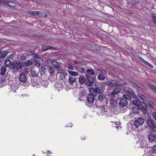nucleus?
Here are the masks:
<instances>
[{
    "label": "nucleus",
    "instance_id": "obj_1",
    "mask_svg": "<svg viewBox=\"0 0 156 156\" xmlns=\"http://www.w3.org/2000/svg\"><path fill=\"white\" fill-rule=\"evenodd\" d=\"M146 100L145 96L143 95H137V109H140L144 114L148 109V105L144 102Z\"/></svg>",
    "mask_w": 156,
    "mask_h": 156
},
{
    "label": "nucleus",
    "instance_id": "obj_2",
    "mask_svg": "<svg viewBox=\"0 0 156 156\" xmlns=\"http://www.w3.org/2000/svg\"><path fill=\"white\" fill-rule=\"evenodd\" d=\"M89 94L87 97V105L89 107H92L93 105L94 101L95 100V98L94 94Z\"/></svg>",
    "mask_w": 156,
    "mask_h": 156
},
{
    "label": "nucleus",
    "instance_id": "obj_3",
    "mask_svg": "<svg viewBox=\"0 0 156 156\" xmlns=\"http://www.w3.org/2000/svg\"><path fill=\"white\" fill-rule=\"evenodd\" d=\"M134 119V120H131L130 122L128 123V126L131 125L132 126V133L131 134H132L134 136L136 135V119L135 118Z\"/></svg>",
    "mask_w": 156,
    "mask_h": 156
},
{
    "label": "nucleus",
    "instance_id": "obj_4",
    "mask_svg": "<svg viewBox=\"0 0 156 156\" xmlns=\"http://www.w3.org/2000/svg\"><path fill=\"white\" fill-rule=\"evenodd\" d=\"M90 91L92 94H94V96H96L97 94H102L104 91L103 88L101 87H98L95 88L93 87H90Z\"/></svg>",
    "mask_w": 156,
    "mask_h": 156
},
{
    "label": "nucleus",
    "instance_id": "obj_5",
    "mask_svg": "<svg viewBox=\"0 0 156 156\" xmlns=\"http://www.w3.org/2000/svg\"><path fill=\"white\" fill-rule=\"evenodd\" d=\"M86 84L89 86L93 85L95 81V79L91 76L88 74L86 75Z\"/></svg>",
    "mask_w": 156,
    "mask_h": 156
},
{
    "label": "nucleus",
    "instance_id": "obj_6",
    "mask_svg": "<svg viewBox=\"0 0 156 156\" xmlns=\"http://www.w3.org/2000/svg\"><path fill=\"white\" fill-rule=\"evenodd\" d=\"M76 80L75 77L73 76H69L68 79L69 84L72 86H73V87H76Z\"/></svg>",
    "mask_w": 156,
    "mask_h": 156
},
{
    "label": "nucleus",
    "instance_id": "obj_7",
    "mask_svg": "<svg viewBox=\"0 0 156 156\" xmlns=\"http://www.w3.org/2000/svg\"><path fill=\"white\" fill-rule=\"evenodd\" d=\"M12 65L18 70L21 69L23 67L21 62L20 61L18 62H13Z\"/></svg>",
    "mask_w": 156,
    "mask_h": 156
},
{
    "label": "nucleus",
    "instance_id": "obj_8",
    "mask_svg": "<svg viewBox=\"0 0 156 156\" xmlns=\"http://www.w3.org/2000/svg\"><path fill=\"white\" fill-rule=\"evenodd\" d=\"M98 99L100 102L103 104L106 102L107 99L105 97V94H101L99 95L98 97Z\"/></svg>",
    "mask_w": 156,
    "mask_h": 156
},
{
    "label": "nucleus",
    "instance_id": "obj_9",
    "mask_svg": "<svg viewBox=\"0 0 156 156\" xmlns=\"http://www.w3.org/2000/svg\"><path fill=\"white\" fill-rule=\"evenodd\" d=\"M120 91V89L119 88H116L114 89L112 93L109 94V96L112 98L114 97V96L118 94Z\"/></svg>",
    "mask_w": 156,
    "mask_h": 156
},
{
    "label": "nucleus",
    "instance_id": "obj_10",
    "mask_svg": "<svg viewBox=\"0 0 156 156\" xmlns=\"http://www.w3.org/2000/svg\"><path fill=\"white\" fill-rule=\"evenodd\" d=\"M107 83L108 85L111 87H116L118 85L117 81L113 80L108 81Z\"/></svg>",
    "mask_w": 156,
    "mask_h": 156
},
{
    "label": "nucleus",
    "instance_id": "obj_11",
    "mask_svg": "<svg viewBox=\"0 0 156 156\" xmlns=\"http://www.w3.org/2000/svg\"><path fill=\"white\" fill-rule=\"evenodd\" d=\"M127 104V101L125 98H122L120 99L119 102V105L121 108L126 106Z\"/></svg>",
    "mask_w": 156,
    "mask_h": 156
},
{
    "label": "nucleus",
    "instance_id": "obj_12",
    "mask_svg": "<svg viewBox=\"0 0 156 156\" xmlns=\"http://www.w3.org/2000/svg\"><path fill=\"white\" fill-rule=\"evenodd\" d=\"M19 79L21 82L25 83L27 80V78L25 74L23 73H21L20 75Z\"/></svg>",
    "mask_w": 156,
    "mask_h": 156
},
{
    "label": "nucleus",
    "instance_id": "obj_13",
    "mask_svg": "<svg viewBox=\"0 0 156 156\" xmlns=\"http://www.w3.org/2000/svg\"><path fill=\"white\" fill-rule=\"evenodd\" d=\"M4 2L7 6L10 7H14L16 5L15 3L9 1L7 0H5Z\"/></svg>",
    "mask_w": 156,
    "mask_h": 156
},
{
    "label": "nucleus",
    "instance_id": "obj_14",
    "mask_svg": "<svg viewBox=\"0 0 156 156\" xmlns=\"http://www.w3.org/2000/svg\"><path fill=\"white\" fill-rule=\"evenodd\" d=\"M33 59H32L27 60V61L24 62L22 63L23 66V67H27L31 65H32L33 63Z\"/></svg>",
    "mask_w": 156,
    "mask_h": 156
},
{
    "label": "nucleus",
    "instance_id": "obj_15",
    "mask_svg": "<svg viewBox=\"0 0 156 156\" xmlns=\"http://www.w3.org/2000/svg\"><path fill=\"white\" fill-rule=\"evenodd\" d=\"M110 105L112 107L115 108L117 106V101L116 100L114 99L113 97L110 99Z\"/></svg>",
    "mask_w": 156,
    "mask_h": 156
},
{
    "label": "nucleus",
    "instance_id": "obj_16",
    "mask_svg": "<svg viewBox=\"0 0 156 156\" xmlns=\"http://www.w3.org/2000/svg\"><path fill=\"white\" fill-rule=\"evenodd\" d=\"M79 81L80 84H83L85 83H86V79L83 76H80L79 78Z\"/></svg>",
    "mask_w": 156,
    "mask_h": 156
},
{
    "label": "nucleus",
    "instance_id": "obj_17",
    "mask_svg": "<svg viewBox=\"0 0 156 156\" xmlns=\"http://www.w3.org/2000/svg\"><path fill=\"white\" fill-rule=\"evenodd\" d=\"M144 120L142 118H140L137 119V127L142 126L144 123Z\"/></svg>",
    "mask_w": 156,
    "mask_h": 156
},
{
    "label": "nucleus",
    "instance_id": "obj_18",
    "mask_svg": "<svg viewBox=\"0 0 156 156\" xmlns=\"http://www.w3.org/2000/svg\"><path fill=\"white\" fill-rule=\"evenodd\" d=\"M156 139V134H151L149 135L148 136V140L150 142H152Z\"/></svg>",
    "mask_w": 156,
    "mask_h": 156
},
{
    "label": "nucleus",
    "instance_id": "obj_19",
    "mask_svg": "<svg viewBox=\"0 0 156 156\" xmlns=\"http://www.w3.org/2000/svg\"><path fill=\"white\" fill-rule=\"evenodd\" d=\"M51 64L54 66L55 68L58 69L60 68V65L59 63L56 61H52L51 62Z\"/></svg>",
    "mask_w": 156,
    "mask_h": 156
},
{
    "label": "nucleus",
    "instance_id": "obj_20",
    "mask_svg": "<svg viewBox=\"0 0 156 156\" xmlns=\"http://www.w3.org/2000/svg\"><path fill=\"white\" fill-rule=\"evenodd\" d=\"M0 73L2 76H4L6 71V67L5 66H2L0 69Z\"/></svg>",
    "mask_w": 156,
    "mask_h": 156
},
{
    "label": "nucleus",
    "instance_id": "obj_21",
    "mask_svg": "<svg viewBox=\"0 0 156 156\" xmlns=\"http://www.w3.org/2000/svg\"><path fill=\"white\" fill-rule=\"evenodd\" d=\"M37 15H38L40 17L44 18H46L48 16V15L46 13L41 12H39L37 11Z\"/></svg>",
    "mask_w": 156,
    "mask_h": 156
},
{
    "label": "nucleus",
    "instance_id": "obj_22",
    "mask_svg": "<svg viewBox=\"0 0 156 156\" xmlns=\"http://www.w3.org/2000/svg\"><path fill=\"white\" fill-rule=\"evenodd\" d=\"M147 122L149 126L152 129H153L155 128V127L153 125L151 120L150 118L147 119Z\"/></svg>",
    "mask_w": 156,
    "mask_h": 156
},
{
    "label": "nucleus",
    "instance_id": "obj_23",
    "mask_svg": "<svg viewBox=\"0 0 156 156\" xmlns=\"http://www.w3.org/2000/svg\"><path fill=\"white\" fill-rule=\"evenodd\" d=\"M124 90L126 91L128 93L130 94H133L134 93V91L132 88L128 87H126L125 88Z\"/></svg>",
    "mask_w": 156,
    "mask_h": 156
},
{
    "label": "nucleus",
    "instance_id": "obj_24",
    "mask_svg": "<svg viewBox=\"0 0 156 156\" xmlns=\"http://www.w3.org/2000/svg\"><path fill=\"white\" fill-rule=\"evenodd\" d=\"M69 74L72 76H76L78 75V73L77 72H76L71 70H68Z\"/></svg>",
    "mask_w": 156,
    "mask_h": 156
},
{
    "label": "nucleus",
    "instance_id": "obj_25",
    "mask_svg": "<svg viewBox=\"0 0 156 156\" xmlns=\"http://www.w3.org/2000/svg\"><path fill=\"white\" fill-rule=\"evenodd\" d=\"M30 74L33 77H36L37 75V73L34 70H30Z\"/></svg>",
    "mask_w": 156,
    "mask_h": 156
},
{
    "label": "nucleus",
    "instance_id": "obj_26",
    "mask_svg": "<svg viewBox=\"0 0 156 156\" xmlns=\"http://www.w3.org/2000/svg\"><path fill=\"white\" fill-rule=\"evenodd\" d=\"M8 53V51L7 50L2 51L1 54V56H0V58H4L7 55Z\"/></svg>",
    "mask_w": 156,
    "mask_h": 156
},
{
    "label": "nucleus",
    "instance_id": "obj_27",
    "mask_svg": "<svg viewBox=\"0 0 156 156\" xmlns=\"http://www.w3.org/2000/svg\"><path fill=\"white\" fill-rule=\"evenodd\" d=\"M105 76L101 74H99L98 76V79L100 80H104L105 79Z\"/></svg>",
    "mask_w": 156,
    "mask_h": 156
},
{
    "label": "nucleus",
    "instance_id": "obj_28",
    "mask_svg": "<svg viewBox=\"0 0 156 156\" xmlns=\"http://www.w3.org/2000/svg\"><path fill=\"white\" fill-rule=\"evenodd\" d=\"M132 114H131L132 115V117H133L134 116V115H136V107L133 106L132 108Z\"/></svg>",
    "mask_w": 156,
    "mask_h": 156
},
{
    "label": "nucleus",
    "instance_id": "obj_29",
    "mask_svg": "<svg viewBox=\"0 0 156 156\" xmlns=\"http://www.w3.org/2000/svg\"><path fill=\"white\" fill-rule=\"evenodd\" d=\"M55 70V68L52 66H50L49 67V71L50 72V74L52 75L54 74V73Z\"/></svg>",
    "mask_w": 156,
    "mask_h": 156
},
{
    "label": "nucleus",
    "instance_id": "obj_30",
    "mask_svg": "<svg viewBox=\"0 0 156 156\" xmlns=\"http://www.w3.org/2000/svg\"><path fill=\"white\" fill-rule=\"evenodd\" d=\"M55 85L56 88H58V89H62L63 87V85L60 83H55Z\"/></svg>",
    "mask_w": 156,
    "mask_h": 156
},
{
    "label": "nucleus",
    "instance_id": "obj_31",
    "mask_svg": "<svg viewBox=\"0 0 156 156\" xmlns=\"http://www.w3.org/2000/svg\"><path fill=\"white\" fill-rule=\"evenodd\" d=\"M11 62L9 59L6 60L5 62V64L7 66H11Z\"/></svg>",
    "mask_w": 156,
    "mask_h": 156
},
{
    "label": "nucleus",
    "instance_id": "obj_32",
    "mask_svg": "<svg viewBox=\"0 0 156 156\" xmlns=\"http://www.w3.org/2000/svg\"><path fill=\"white\" fill-rule=\"evenodd\" d=\"M27 13L31 15L35 16L37 15V11H29L27 12Z\"/></svg>",
    "mask_w": 156,
    "mask_h": 156
},
{
    "label": "nucleus",
    "instance_id": "obj_33",
    "mask_svg": "<svg viewBox=\"0 0 156 156\" xmlns=\"http://www.w3.org/2000/svg\"><path fill=\"white\" fill-rule=\"evenodd\" d=\"M123 97L124 98H125L126 100L127 99L129 101H131L132 99L130 96L127 94H123Z\"/></svg>",
    "mask_w": 156,
    "mask_h": 156
},
{
    "label": "nucleus",
    "instance_id": "obj_34",
    "mask_svg": "<svg viewBox=\"0 0 156 156\" xmlns=\"http://www.w3.org/2000/svg\"><path fill=\"white\" fill-rule=\"evenodd\" d=\"M151 16L152 19L153 21L156 26V16H155L153 13H152L151 14Z\"/></svg>",
    "mask_w": 156,
    "mask_h": 156
},
{
    "label": "nucleus",
    "instance_id": "obj_35",
    "mask_svg": "<svg viewBox=\"0 0 156 156\" xmlns=\"http://www.w3.org/2000/svg\"><path fill=\"white\" fill-rule=\"evenodd\" d=\"M53 47H51V46H44L43 47V51H44L47 50H48L51 49V48H53Z\"/></svg>",
    "mask_w": 156,
    "mask_h": 156
},
{
    "label": "nucleus",
    "instance_id": "obj_36",
    "mask_svg": "<svg viewBox=\"0 0 156 156\" xmlns=\"http://www.w3.org/2000/svg\"><path fill=\"white\" fill-rule=\"evenodd\" d=\"M87 72L88 74L91 75H94V72L93 70L90 69H87Z\"/></svg>",
    "mask_w": 156,
    "mask_h": 156
},
{
    "label": "nucleus",
    "instance_id": "obj_37",
    "mask_svg": "<svg viewBox=\"0 0 156 156\" xmlns=\"http://www.w3.org/2000/svg\"><path fill=\"white\" fill-rule=\"evenodd\" d=\"M18 87L19 86L18 84H14L13 85L11 86V88L13 89L14 91H15L16 90L18 89Z\"/></svg>",
    "mask_w": 156,
    "mask_h": 156
},
{
    "label": "nucleus",
    "instance_id": "obj_38",
    "mask_svg": "<svg viewBox=\"0 0 156 156\" xmlns=\"http://www.w3.org/2000/svg\"><path fill=\"white\" fill-rule=\"evenodd\" d=\"M46 69L44 67H41V70L40 71V73L41 75H44V73L46 72Z\"/></svg>",
    "mask_w": 156,
    "mask_h": 156
},
{
    "label": "nucleus",
    "instance_id": "obj_39",
    "mask_svg": "<svg viewBox=\"0 0 156 156\" xmlns=\"http://www.w3.org/2000/svg\"><path fill=\"white\" fill-rule=\"evenodd\" d=\"M98 70L100 72V74H101L102 75H105L107 74V71L106 70H100L98 69Z\"/></svg>",
    "mask_w": 156,
    "mask_h": 156
},
{
    "label": "nucleus",
    "instance_id": "obj_40",
    "mask_svg": "<svg viewBox=\"0 0 156 156\" xmlns=\"http://www.w3.org/2000/svg\"><path fill=\"white\" fill-rule=\"evenodd\" d=\"M152 154H155L156 155V145L154 146L152 149Z\"/></svg>",
    "mask_w": 156,
    "mask_h": 156
},
{
    "label": "nucleus",
    "instance_id": "obj_41",
    "mask_svg": "<svg viewBox=\"0 0 156 156\" xmlns=\"http://www.w3.org/2000/svg\"><path fill=\"white\" fill-rule=\"evenodd\" d=\"M99 111H100L99 113L101 115H103L105 112V108L103 107L100 108L99 109Z\"/></svg>",
    "mask_w": 156,
    "mask_h": 156
},
{
    "label": "nucleus",
    "instance_id": "obj_42",
    "mask_svg": "<svg viewBox=\"0 0 156 156\" xmlns=\"http://www.w3.org/2000/svg\"><path fill=\"white\" fill-rule=\"evenodd\" d=\"M33 54V53L32 51H28L24 54V55H26L27 56H32Z\"/></svg>",
    "mask_w": 156,
    "mask_h": 156
},
{
    "label": "nucleus",
    "instance_id": "obj_43",
    "mask_svg": "<svg viewBox=\"0 0 156 156\" xmlns=\"http://www.w3.org/2000/svg\"><path fill=\"white\" fill-rule=\"evenodd\" d=\"M80 73H84L85 71V68L84 67H81L80 68L78 69Z\"/></svg>",
    "mask_w": 156,
    "mask_h": 156
},
{
    "label": "nucleus",
    "instance_id": "obj_44",
    "mask_svg": "<svg viewBox=\"0 0 156 156\" xmlns=\"http://www.w3.org/2000/svg\"><path fill=\"white\" fill-rule=\"evenodd\" d=\"M144 63L151 68H153L154 67L153 65L146 61H144Z\"/></svg>",
    "mask_w": 156,
    "mask_h": 156
},
{
    "label": "nucleus",
    "instance_id": "obj_45",
    "mask_svg": "<svg viewBox=\"0 0 156 156\" xmlns=\"http://www.w3.org/2000/svg\"><path fill=\"white\" fill-rule=\"evenodd\" d=\"M12 71L14 73L17 72L18 69H17L15 67H14L12 65Z\"/></svg>",
    "mask_w": 156,
    "mask_h": 156
},
{
    "label": "nucleus",
    "instance_id": "obj_46",
    "mask_svg": "<svg viewBox=\"0 0 156 156\" xmlns=\"http://www.w3.org/2000/svg\"><path fill=\"white\" fill-rule=\"evenodd\" d=\"M35 66L37 67H39L41 66L40 62L39 61L37 60L35 61Z\"/></svg>",
    "mask_w": 156,
    "mask_h": 156
},
{
    "label": "nucleus",
    "instance_id": "obj_47",
    "mask_svg": "<svg viewBox=\"0 0 156 156\" xmlns=\"http://www.w3.org/2000/svg\"><path fill=\"white\" fill-rule=\"evenodd\" d=\"M147 86L150 88V89H151L153 91V90H154V89L155 87L153 86L152 85H151L150 84H147Z\"/></svg>",
    "mask_w": 156,
    "mask_h": 156
},
{
    "label": "nucleus",
    "instance_id": "obj_48",
    "mask_svg": "<svg viewBox=\"0 0 156 156\" xmlns=\"http://www.w3.org/2000/svg\"><path fill=\"white\" fill-rule=\"evenodd\" d=\"M27 58V55H23L21 57V59L22 60H25Z\"/></svg>",
    "mask_w": 156,
    "mask_h": 156
},
{
    "label": "nucleus",
    "instance_id": "obj_49",
    "mask_svg": "<svg viewBox=\"0 0 156 156\" xmlns=\"http://www.w3.org/2000/svg\"><path fill=\"white\" fill-rule=\"evenodd\" d=\"M149 105H150V107L151 108H154V105L153 102H150L149 103Z\"/></svg>",
    "mask_w": 156,
    "mask_h": 156
},
{
    "label": "nucleus",
    "instance_id": "obj_50",
    "mask_svg": "<svg viewBox=\"0 0 156 156\" xmlns=\"http://www.w3.org/2000/svg\"><path fill=\"white\" fill-rule=\"evenodd\" d=\"M153 117L156 120V112H154L152 114Z\"/></svg>",
    "mask_w": 156,
    "mask_h": 156
},
{
    "label": "nucleus",
    "instance_id": "obj_51",
    "mask_svg": "<svg viewBox=\"0 0 156 156\" xmlns=\"http://www.w3.org/2000/svg\"><path fill=\"white\" fill-rule=\"evenodd\" d=\"M68 68L71 70H73L74 69V68L73 66H71V65H69L68 66Z\"/></svg>",
    "mask_w": 156,
    "mask_h": 156
},
{
    "label": "nucleus",
    "instance_id": "obj_52",
    "mask_svg": "<svg viewBox=\"0 0 156 156\" xmlns=\"http://www.w3.org/2000/svg\"><path fill=\"white\" fill-rule=\"evenodd\" d=\"M133 104L134 105L135 107L136 106V100H133L132 101Z\"/></svg>",
    "mask_w": 156,
    "mask_h": 156
},
{
    "label": "nucleus",
    "instance_id": "obj_53",
    "mask_svg": "<svg viewBox=\"0 0 156 156\" xmlns=\"http://www.w3.org/2000/svg\"><path fill=\"white\" fill-rule=\"evenodd\" d=\"M114 127H115L117 129H118L119 128V126H118V124L116 123H115V122H114ZM113 125H114V124H113Z\"/></svg>",
    "mask_w": 156,
    "mask_h": 156
},
{
    "label": "nucleus",
    "instance_id": "obj_54",
    "mask_svg": "<svg viewBox=\"0 0 156 156\" xmlns=\"http://www.w3.org/2000/svg\"><path fill=\"white\" fill-rule=\"evenodd\" d=\"M32 56L34 58H37L38 57V55L37 54L34 53H33V55H32Z\"/></svg>",
    "mask_w": 156,
    "mask_h": 156
},
{
    "label": "nucleus",
    "instance_id": "obj_55",
    "mask_svg": "<svg viewBox=\"0 0 156 156\" xmlns=\"http://www.w3.org/2000/svg\"><path fill=\"white\" fill-rule=\"evenodd\" d=\"M139 59L142 62H143L144 63V61H145L143 58H141L140 57H139Z\"/></svg>",
    "mask_w": 156,
    "mask_h": 156
},
{
    "label": "nucleus",
    "instance_id": "obj_56",
    "mask_svg": "<svg viewBox=\"0 0 156 156\" xmlns=\"http://www.w3.org/2000/svg\"><path fill=\"white\" fill-rule=\"evenodd\" d=\"M50 151H48V152L47 153V156H50L49 155L50 154Z\"/></svg>",
    "mask_w": 156,
    "mask_h": 156
},
{
    "label": "nucleus",
    "instance_id": "obj_57",
    "mask_svg": "<svg viewBox=\"0 0 156 156\" xmlns=\"http://www.w3.org/2000/svg\"><path fill=\"white\" fill-rule=\"evenodd\" d=\"M129 115H126V116H125L124 117V119H126L127 117H129Z\"/></svg>",
    "mask_w": 156,
    "mask_h": 156
},
{
    "label": "nucleus",
    "instance_id": "obj_58",
    "mask_svg": "<svg viewBox=\"0 0 156 156\" xmlns=\"http://www.w3.org/2000/svg\"><path fill=\"white\" fill-rule=\"evenodd\" d=\"M26 96L27 97H28V95H27V94H25L22 95V96Z\"/></svg>",
    "mask_w": 156,
    "mask_h": 156
},
{
    "label": "nucleus",
    "instance_id": "obj_59",
    "mask_svg": "<svg viewBox=\"0 0 156 156\" xmlns=\"http://www.w3.org/2000/svg\"><path fill=\"white\" fill-rule=\"evenodd\" d=\"M153 91H154V92H156V87H155L154 89V90H153Z\"/></svg>",
    "mask_w": 156,
    "mask_h": 156
},
{
    "label": "nucleus",
    "instance_id": "obj_60",
    "mask_svg": "<svg viewBox=\"0 0 156 156\" xmlns=\"http://www.w3.org/2000/svg\"><path fill=\"white\" fill-rule=\"evenodd\" d=\"M74 63H76V64H78V62H76V61H74Z\"/></svg>",
    "mask_w": 156,
    "mask_h": 156
},
{
    "label": "nucleus",
    "instance_id": "obj_61",
    "mask_svg": "<svg viewBox=\"0 0 156 156\" xmlns=\"http://www.w3.org/2000/svg\"><path fill=\"white\" fill-rule=\"evenodd\" d=\"M1 54V51L0 50V55Z\"/></svg>",
    "mask_w": 156,
    "mask_h": 156
},
{
    "label": "nucleus",
    "instance_id": "obj_62",
    "mask_svg": "<svg viewBox=\"0 0 156 156\" xmlns=\"http://www.w3.org/2000/svg\"><path fill=\"white\" fill-rule=\"evenodd\" d=\"M139 112H138V111H137V114H138Z\"/></svg>",
    "mask_w": 156,
    "mask_h": 156
},
{
    "label": "nucleus",
    "instance_id": "obj_63",
    "mask_svg": "<svg viewBox=\"0 0 156 156\" xmlns=\"http://www.w3.org/2000/svg\"><path fill=\"white\" fill-rule=\"evenodd\" d=\"M98 46L97 45H95V48H97V47H98Z\"/></svg>",
    "mask_w": 156,
    "mask_h": 156
},
{
    "label": "nucleus",
    "instance_id": "obj_64",
    "mask_svg": "<svg viewBox=\"0 0 156 156\" xmlns=\"http://www.w3.org/2000/svg\"><path fill=\"white\" fill-rule=\"evenodd\" d=\"M134 138L135 139H136V136L134 137Z\"/></svg>",
    "mask_w": 156,
    "mask_h": 156
}]
</instances>
